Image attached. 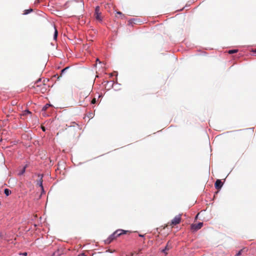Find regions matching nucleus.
Returning <instances> with one entry per match:
<instances>
[{"label":"nucleus","mask_w":256,"mask_h":256,"mask_svg":"<svg viewBox=\"0 0 256 256\" xmlns=\"http://www.w3.org/2000/svg\"><path fill=\"white\" fill-rule=\"evenodd\" d=\"M130 232L128 230H125L121 229L118 230L112 234L106 240H105V243L108 244H110L118 237Z\"/></svg>","instance_id":"nucleus-1"},{"label":"nucleus","mask_w":256,"mask_h":256,"mask_svg":"<svg viewBox=\"0 0 256 256\" xmlns=\"http://www.w3.org/2000/svg\"><path fill=\"white\" fill-rule=\"evenodd\" d=\"M94 17L96 20L98 22H102V12H100V8L99 6H96L95 8Z\"/></svg>","instance_id":"nucleus-2"},{"label":"nucleus","mask_w":256,"mask_h":256,"mask_svg":"<svg viewBox=\"0 0 256 256\" xmlns=\"http://www.w3.org/2000/svg\"><path fill=\"white\" fill-rule=\"evenodd\" d=\"M40 81V79H39L34 84V87L36 88L37 91H40L42 93L44 92L46 90V86L44 84H38V83Z\"/></svg>","instance_id":"nucleus-3"},{"label":"nucleus","mask_w":256,"mask_h":256,"mask_svg":"<svg viewBox=\"0 0 256 256\" xmlns=\"http://www.w3.org/2000/svg\"><path fill=\"white\" fill-rule=\"evenodd\" d=\"M182 215L178 214L170 222H168V224H170V226H176L178 224L180 223L182 219Z\"/></svg>","instance_id":"nucleus-4"},{"label":"nucleus","mask_w":256,"mask_h":256,"mask_svg":"<svg viewBox=\"0 0 256 256\" xmlns=\"http://www.w3.org/2000/svg\"><path fill=\"white\" fill-rule=\"evenodd\" d=\"M202 226L203 223L201 222L197 224H192L190 226V229L193 232H195L200 229Z\"/></svg>","instance_id":"nucleus-5"},{"label":"nucleus","mask_w":256,"mask_h":256,"mask_svg":"<svg viewBox=\"0 0 256 256\" xmlns=\"http://www.w3.org/2000/svg\"><path fill=\"white\" fill-rule=\"evenodd\" d=\"M171 243L168 242L165 248L162 250V252L166 254H168V251L172 248Z\"/></svg>","instance_id":"nucleus-6"},{"label":"nucleus","mask_w":256,"mask_h":256,"mask_svg":"<svg viewBox=\"0 0 256 256\" xmlns=\"http://www.w3.org/2000/svg\"><path fill=\"white\" fill-rule=\"evenodd\" d=\"M222 185L223 184L220 180H217L214 184L215 188L217 190L220 189L222 187Z\"/></svg>","instance_id":"nucleus-7"},{"label":"nucleus","mask_w":256,"mask_h":256,"mask_svg":"<svg viewBox=\"0 0 256 256\" xmlns=\"http://www.w3.org/2000/svg\"><path fill=\"white\" fill-rule=\"evenodd\" d=\"M38 177L40 178V179L37 181V184L40 186L42 188L43 190L42 175L38 174Z\"/></svg>","instance_id":"nucleus-8"},{"label":"nucleus","mask_w":256,"mask_h":256,"mask_svg":"<svg viewBox=\"0 0 256 256\" xmlns=\"http://www.w3.org/2000/svg\"><path fill=\"white\" fill-rule=\"evenodd\" d=\"M54 40H56L57 38L58 32V30H57L56 26L54 27Z\"/></svg>","instance_id":"nucleus-9"},{"label":"nucleus","mask_w":256,"mask_h":256,"mask_svg":"<svg viewBox=\"0 0 256 256\" xmlns=\"http://www.w3.org/2000/svg\"><path fill=\"white\" fill-rule=\"evenodd\" d=\"M4 193L6 196H8L11 194V191L8 188H6L4 190Z\"/></svg>","instance_id":"nucleus-10"},{"label":"nucleus","mask_w":256,"mask_h":256,"mask_svg":"<svg viewBox=\"0 0 256 256\" xmlns=\"http://www.w3.org/2000/svg\"><path fill=\"white\" fill-rule=\"evenodd\" d=\"M144 248H139V249H138V252H134L132 253V256H134V254H138L141 253V252H142V250L143 249H144Z\"/></svg>","instance_id":"nucleus-11"},{"label":"nucleus","mask_w":256,"mask_h":256,"mask_svg":"<svg viewBox=\"0 0 256 256\" xmlns=\"http://www.w3.org/2000/svg\"><path fill=\"white\" fill-rule=\"evenodd\" d=\"M32 11V8H30L29 10H26L24 12V14H29L30 12Z\"/></svg>","instance_id":"nucleus-12"},{"label":"nucleus","mask_w":256,"mask_h":256,"mask_svg":"<svg viewBox=\"0 0 256 256\" xmlns=\"http://www.w3.org/2000/svg\"><path fill=\"white\" fill-rule=\"evenodd\" d=\"M76 125H78V124L74 122H71L70 125H68V124H66V126H74Z\"/></svg>","instance_id":"nucleus-13"},{"label":"nucleus","mask_w":256,"mask_h":256,"mask_svg":"<svg viewBox=\"0 0 256 256\" xmlns=\"http://www.w3.org/2000/svg\"><path fill=\"white\" fill-rule=\"evenodd\" d=\"M238 51V50H230L228 52V54H234V53H236Z\"/></svg>","instance_id":"nucleus-14"},{"label":"nucleus","mask_w":256,"mask_h":256,"mask_svg":"<svg viewBox=\"0 0 256 256\" xmlns=\"http://www.w3.org/2000/svg\"><path fill=\"white\" fill-rule=\"evenodd\" d=\"M69 68V67L68 66H67L66 68H64L62 69L61 71V74H60V76H62V74H64V72H66V71Z\"/></svg>","instance_id":"nucleus-15"},{"label":"nucleus","mask_w":256,"mask_h":256,"mask_svg":"<svg viewBox=\"0 0 256 256\" xmlns=\"http://www.w3.org/2000/svg\"><path fill=\"white\" fill-rule=\"evenodd\" d=\"M50 106L49 104H46L43 108H42V110H46L47 108Z\"/></svg>","instance_id":"nucleus-16"},{"label":"nucleus","mask_w":256,"mask_h":256,"mask_svg":"<svg viewBox=\"0 0 256 256\" xmlns=\"http://www.w3.org/2000/svg\"><path fill=\"white\" fill-rule=\"evenodd\" d=\"M26 166H24L22 170H21V172L19 173V174L20 175H22V174L24 172H25V170H26Z\"/></svg>","instance_id":"nucleus-17"},{"label":"nucleus","mask_w":256,"mask_h":256,"mask_svg":"<svg viewBox=\"0 0 256 256\" xmlns=\"http://www.w3.org/2000/svg\"><path fill=\"white\" fill-rule=\"evenodd\" d=\"M243 250H244V249H242V250H240L238 252V253L236 254V255L235 256H240L242 254V252H243Z\"/></svg>","instance_id":"nucleus-18"},{"label":"nucleus","mask_w":256,"mask_h":256,"mask_svg":"<svg viewBox=\"0 0 256 256\" xmlns=\"http://www.w3.org/2000/svg\"><path fill=\"white\" fill-rule=\"evenodd\" d=\"M116 14L118 15H119L120 16V17H121L122 18V17L124 16V15L122 14V12H116Z\"/></svg>","instance_id":"nucleus-19"},{"label":"nucleus","mask_w":256,"mask_h":256,"mask_svg":"<svg viewBox=\"0 0 256 256\" xmlns=\"http://www.w3.org/2000/svg\"><path fill=\"white\" fill-rule=\"evenodd\" d=\"M31 114V112L28 110H26L24 111L23 115H26L27 114Z\"/></svg>","instance_id":"nucleus-20"},{"label":"nucleus","mask_w":256,"mask_h":256,"mask_svg":"<svg viewBox=\"0 0 256 256\" xmlns=\"http://www.w3.org/2000/svg\"><path fill=\"white\" fill-rule=\"evenodd\" d=\"M96 102V99L95 98H93L92 101H91V103L92 104H94Z\"/></svg>","instance_id":"nucleus-21"},{"label":"nucleus","mask_w":256,"mask_h":256,"mask_svg":"<svg viewBox=\"0 0 256 256\" xmlns=\"http://www.w3.org/2000/svg\"><path fill=\"white\" fill-rule=\"evenodd\" d=\"M20 254V255H22V256H27V254H27V252H23V253H21V254Z\"/></svg>","instance_id":"nucleus-22"},{"label":"nucleus","mask_w":256,"mask_h":256,"mask_svg":"<svg viewBox=\"0 0 256 256\" xmlns=\"http://www.w3.org/2000/svg\"><path fill=\"white\" fill-rule=\"evenodd\" d=\"M42 130H43L44 132V131L46 130V128H44V126H42Z\"/></svg>","instance_id":"nucleus-23"},{"label":"nucleus","mask_w":256,"mask_h":256,"mask_svg":"<svg viewBox=\"0 0 256 256\" xmlns=\"http://www.w3.org/2000/svg\"><path fill=\"white\" fill-rule=\"evenodd\" d=\"M86 95V98H88V94L87 93Z\"/></svg>","instance_id":"nucleus-24"},{"label":"nucleus","mask_w":256,"mask_h":256,"mask_svg":"<svg viewBox=\"0 0 256 256\" xmlns=\"http://www.w3.org/2000/svg\"><path fill=\"white\" fill-rule=\"evenodd\" d=\"M144 236V235H142V234H139V236L140 237H143Z\"/></svg>","instance_id":"nucleus-25"},{"label":"nucleus","mask_w":256,"mask_h":256,"mask_svg":"<svg viewBox=\"0 0 256 256\" xmlns=\"http://www.w3.org/2000/svg\"><path fill=\"white\" fill-rule=\"evenodd\" d=\"M252 52H256V48L254 50H252Z\"/></svg>","instance_id":"nucleus-26"},{"label":"nucleus","mask_w":256,"mask_h":256,"mask_svg":"<svg viewBox=\"0 0 256 256\" xmlns=\"http://www.w3.org/2000/svg\"><path fill=\"white\" fill-rule=\"evenodd\" d=\"M38 2H39V0H38Z\"/></svg>","instance_id":"nucleus-27"}]
</instances>
